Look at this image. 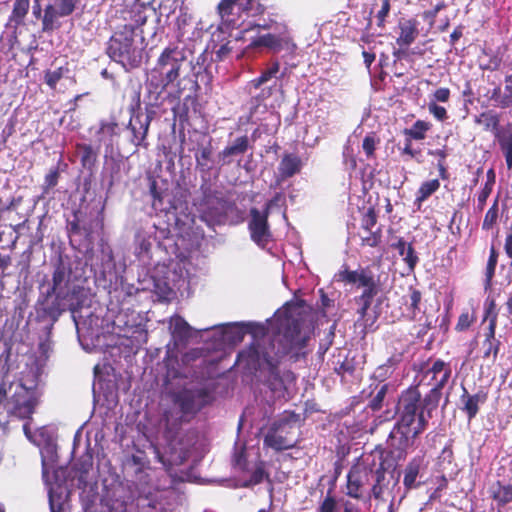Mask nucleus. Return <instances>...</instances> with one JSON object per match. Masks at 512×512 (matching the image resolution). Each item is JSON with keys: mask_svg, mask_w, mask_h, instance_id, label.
<instances>
[{"mask_svg": "<svg viewBox=\"0 0 512 512\" xmlns=\"http://www.w3.org/2000/svg\"><path fill=\"white\" fill-rule=\"evenodd\" d=\"M264 480H266L270 484L272 483L270 474L266 471L265 462L263 460H259L256 463L255 469L251 473L250 478L242 484V487L250 488L252 486L262 483Z\"/></svg>", "mask_w": 512, "mask_h": 512, "instance_id": "a878e982", "label": "nucleus"}, {"mask_svg": "<svg viewBox=\"0 0 512 512\" xmlns=\"http://www.w3.org/2000/svg\"><path fill=\"white\" fill-rule=\"evenodd\" d=\"M485 346H487V349L486 351L484 352V357L488 358L490 356L491 353H493V358H496L497 354H498V343L497 344H494L492 342V347H490V344H485Z\"/></svg>", "mask_w": 512, "mask_h": 512, "instance_id": "69168bd1", "label": "nucleus"}, {"mask_svg": "<svg viewBox=\"0 0 512 512\" xmlns=\"http://www.w3.org/2000/svg\"><path fill=\"white\" fill-rule=\"evenodd\" d=\"M428 373L432 374V378L438 386L444 387L451 376V369L444 361L436 360L428 370Z\"/></svg>", "mask_w": 512, "mask_h": 512, "instance_id": "393cba45", "label": "nucleus"}, {"mask_svg": "<svg viewBox=\"0 0 512 512\" xmlns=\"http://www.w3.org/2000/svg\"><path fill=\"white\" fill-rule=\"evenodd\" d=\"M68 68L59 67L56 70H46L44 73V82L48 85L52 90H55L58 82L63 78L64 73L68 72Z\"/></svg>", "mask_w": 512, "mask_h": 512, "instance_id": "72a5a7b5", "label": "nucleus"}, {"mask_svg": "<svg viewBox=\"0 0 512 512\" xmlns=\"http://www.w3.org/2000/svg\"><path fill=\"white\" fill-rule=\"evenodd\" d=\"M301 166L302 162L299 156L285 154L280 161L278 171L282 179H287L300 172Z\"/></svg>", "mask_w": 512, "mask_h": 512, "instance_id": "aec40b11", "label": "nucleus"}, {"mask_svg": "<svg viewBox=\"0 0 512 512\" xmlns=\"http://www.w3.org/2000/svg\"><path fill=\"white\" fill-rule=\"evenodd\" d=\"M76 150L80 154V161L84 168H92L97 161V151L90 144L78 143Z\"/></svg>", "mask_w": 512, "mask_h": 512, "instance_id": "c85d7f7f", "label": "nucleus"}, {"mask_svg": "<svg viewBox=\"0 0 512 512\" xmlns=\"http://www.w3.org/2000/svg\"><path fill=\"white\" fill-rule=\"evenodd\" d=\"M231 50H232V48L229 46V43L221 45L219 47V49H217L216 52H215L216 59L218 61L223 60L224 58H226L230 54Z\"/></svg>", "mask_w": 512, "mask_h": 512, "instance_id": "052dcab7", "label": "nucleus"}, {"mask_svg": "<svg viewBox=\"0 0 512 512\" xmlns=\"http://www.w3.org/2000/svg\"><path fill=\"white\" fill-rule=\"evenodd\" d=\"M400 34L397 43L401 46H408L418 36V22L414 19H403L399 22Z\"/></svg>", "mask_w": 512, "mask_h": 512, "instance_id": "f3484780", "label": "nucleus"}, {"mask_svg": "<svg viewBox=\"0 0 512 512\" xmlns=\"http://www.w3.org/2000/svg\"><path fill=\"white\" fill-rule=\"evenodd\" d=\"M130 111V119L125 127L128 133V141L136 147V150L140 148L148 149L147 136L155 112L150 110L144 114L139 111L136 112L133 107Z\"/></svg>", "mask_w": 512, "mask_h": 512, "instance_id": "1a4fd4ad", "label": "nucleus"}, {"mask_svg": "<svg viewBox=\"0 0 512 512\" xmlns=\"http://www.w3.org/2000/svg\"><path fill=\"white\" fill-rule=\"evenodd\" d=\"M282 198V193L277 192L270 200H268L263 208V212H267L270 215L271 209L278 204Z\"/></svg>", "mask_w": 512, "mask_h": 512, "instance_id": "13d9d810", "label": "nucleus"}, {"mask_svg": "<svg viewBox=\"0 0 512 512\" xmlns=\"http://www.w3.org/2000/svg\"><path fill=\"white\" fill-rule=\"evenodd\" d=\"M420 300H421V293L417 290H411L408 295V300H407V304L409 305L408 316L411 319H414L417 315V312H419Z\"/></svg>", "mask_w": 512, "mask_h": 512, "instance_id": "58836bf2", "label": "nucleus"}, {"mask_svg": "<svg viewBox=\"0 0 512 512\" xmlns=\"http://www.w3.org/2000/svg\"><path fill=\"white\" fill-rule=\"evenodd\" d=\"M254 3L255 0H222L217 7L221 24L226 29L238 28L241 14L251 11Z\"/></svg>", "mask_w": 512, "mask_h": 512, "instance_id": "9b49d317", "label": "nucleus"}, {"mask_svg": "<svg viewBox=\"0 0 512 512\" xmlns=\"http://www.w3.org/2000/svg\"><path fill=\"white\" fill-rule=\"evenodd\" d=\"M195 79L190 80L189 90L193 92V95H187L183 99V106L178 113V118L180 123L188 122L189 120V108L187 104L190 102L192 104H197V93L200 90V85L198 83V77H203L202 72L198 71L195 73Z\"/></svg>", "mask_w": 512, "mask_h": 512, "instance_id": "412c9836", "label": "nucleus"}, {"mask_svg": "<svg viewBox=\"0 0 512 512\" xmlns=\"http://www.w3.org/2000/svg\"><path fill=\"white\" fill-rule=\"evenodd\" d=\"M421 394L417 388L407 389L398 399L396 405L399 420L389 434V458L399 461L405 457L413 440L425 429L426 419L419 412Z\"/></svg>", "mask_w": 512, "mask_h": 512, "instance_id": "f03ea898", "label": "nucleus"}, {"mask_svg": "<svg viewBox=\"0 0 512 512\" xmlns=\"http://www.w3.org/2000/svg\"><path fill=\"white\" fill-rule=\"evenodd\" d=\"M498 141L503 153L512 152V135L511 134H498Z\"/></svg>", "mask_w": 512, "mask_h": 512, "instance_id": "09e8293b", "label": "nucleus"}, {"mask_svg": "<svg viewBox=\"0 0 512 512\" xmlns=\"http://www.w3.org/2000/svg\"><path fill=\"white\" fill-rule=\"evenodd\" d=\"M40 398L41 392L36 386L27 387L25 384L19 383L10 398L12 405L10 414L21 420L32 419V415L40 403Z\"/></svg>", "mask_w": 512, "mask_h": 512, "instance_id": "6e6552de", "label": "nucleus"}, {"mask_svg": "<svg viewBox=\"0 0 512 512\" xmlns=\"http://www.w3.org/2000/svg\"><path fill=\"white\" fill-rule=\"evenodd\" d=\"M81 0H54V4L60 10L61 17L71 15Z\"/></svg>", "mask_w": 512, "mask_h": 512, "instance_id": "4c0bfd02", "label": "nucleus"}, {"mask_svg": "<svg viewBox=\"0 0 512 512\" xmlns=\"http://www.w3.org/2000/svg\"><path fill=\"white\" fill-rule=\"evenodd\" d=\"M151 249V242L145 237L138 238V251L137 254L141 255L143 253H148Z\"/></svg>", "mask_w": 512, "mask_h": 512, "instance_id": "bf43d9fd", "label": "nucleus"}, {"mask_svg": "<svg viewBox=\"0 0 512 512\" xmlns=\"http://www.w3.org/2000/svg\"><path fill=\"white\" fill-rule=\"evenodd\" d=\"M290 39L282 38L274 34L268 33L261 35L251 42L253 47H267L274 52H280L284 46H288Z\"/></svg>", "mask_w": 512, "mask_h": 512, "instance_id": "6ab92c4d", "label": "nucleus"}, {"mask_svg": "<svg viewBox=\"0 0 512 512\" xmlns=\"http://www.w3.org/2000/svg\"><path fill=\"white\" fill-rule=\"evenodd\" d=\"M450 99V90L445 87L438 88L433 94L430 101L446 103Z\"/></svg>", "mask_w": 512, "mask_h": 512, "instance_id": "de8ad7c7", "label": "nucleus"}, {"mask_svg": "<svg viewBox=\"0 0 512 512\" xmlns=\"http://www.w3.org/2000/svg\"><path fill=\"white\" fill-rule=\"evenodd\" d=\"M496 266L492 264H488L486 266V286H489L491 283V280L494 276Z\"/></svg>", "mask_w": 512, "mask_h": 512, "instance_id": "338daca9", "label": "nucleus"}, {"mask_svg": "<svg viewBox=\"0 0 512 512\" xmlns=\"http://www.w3.org/2000/svg\"><path fill=\"white\" fill-rule=\"evenodd\" d=\"M293 429L294 427L288 418H282L273 422L264 436V446L275 451L293 448L296 444V439L292 436Z\"/></svg>", "mask_w": 512, "mask_h": 512, "instance_id": "9d476101", "label": "nucleus"}, {"mask_svg": "<svg viewBox=\"0 0 512 512\" xmlns=\"http://www.w3.org/2000/svg\"><path fill=\"white\" fill-rule=\"evenodd\" d=\"M59 176L58 168L49 171L44 179L43 194H48L49 191L58 184Z\"/></svg>", "mask_w": 512, "mask_h": 512, "instance_id": "a19ab883", "label": "nucleus"}, {"mask_svg": "<svg viewBox=\"0 0 512 512\" xmlns=\"http://www.w3.org/2000/svg\"><path fill=\"white\" fill-rule=\"evenodd\" d=\"M121 134V126L115 115H110L109 119H102L99 122V128L96 132L98 142L113 149L115 143Z\"/></svg>", "mask_w": 512, "mask_h": 512, "instance_id": "4468645a", "label": "nucleus"}, {"mask_svg": "<svg viewBox=\"0 0 512 512\" xmlns=\"http://www.w3.org/2000/svg\"><path fill=\"white\" fill-rule=\"evenodd\" d=\"M496 319H497V315L495 313H493V315L491 316V318L489 320V327H488V332L486 334V340H485V344H490V347H492V341L494 340V337H495Z\"/></svg>", "mask_w": 512, "mask_h": 512, "instance_id": "3c124183", "label": "nucleus"}, {"mask_svg": "<svg viewBox=\"0 0 512 512\" xmlns=\"http://www.w3.org/2000/svg\"><path fill=\"white\" fill-rule=\"evenodd\" d=\"M377 217L373 209H369L362 219L363 234H361V241L363 246L375 247L382 241L381 228L378 227L373 231L376 225Z\"/></svg>", "mask_w": 512, "mask_h": 512, "instance_id": "2eb2a0df", "label": "nucleus"}, {"mask_svg": "<svg viewBox=\"0 0 512 512\" xmlns=\"http://www.w3.org/2000/svg\"><path fill=\"white\" fill-rule=\"evenodd\" d=\"M61 17L60 10L58 7L53 4H48L44 9V14L42 16V31L43 32H51L56 29L58 26L56 25V20Z\"/></svg>", "mask_w": 512, "mask_h": 512, "instance_id": "bb28decb", "label": "nucleus"}, {"mask_svg": "<svg viewBox=\"0 0 512 512\" xmlns=\"http://www.w3.org/2000/svg\"><path fill=\"white\" fill-rule=\"evenodd\" d=\"M422 468H423V458H421V457L413 458L409 462V464L405 470V475H404V485L407 488H413L416 486V479H417V476Z\"/></svg>", "mask_w": 512, "mask_h": 512, "instance_id": "cd10ccee", "label": "nucleus"}, {"mask_svg": "<svg viewBox=\"0 0 512 512\" xmlns=\"http://www.w3.org/2000/svg\"><path fill=\"white\" fill-rule=\"evenodd\" d=\"M475 122L479 125H483L486 131H497L499 126L498 116L491 112H483L479 116L475 117Z\"/></svg>", "mask_w": 512, "mask_h": 512, "instance_id": "473e14b6", "label": "nucleus"}, {"mask_svg": "<svg viewBox=\"0 0 512 512\" xmlns=\"http://www.w3.org/2000/svg\"><path fill=\"white\" fill-rule=\"evenodd\" d=\"M79 211H74L73 216L74 219L72 221L68 222V234L70 237L75 235H81L84 234L86 238H90L93 234L92 226L89 225H83L80 226V219H79Z\"/></svg>", "mask_w": 512, "mask_h": 512, "instance_id": "2f4dec72", "label": "nucleus"}, {"mask_svg": "<svg viewBox=\"0 0 512 512\" xmlns=\"http://www.w3.org/2000/svg\"><path fill=\"white\" fill-rule=\"evenodd\" d=\"M145 470L146 469H141L140 467H136V469H135V478L140 483L147 484L148 483V479H149V475L147 473H145Z\"/></svg>", "mask_w": 512, "mask_h": 512, "instance_id": "680f3d73", "label": "nucleus"}, {"mask_svg": "<svg viewBox=\"0 0 512 512\" xmlns=\"http://www.w3.org/2000/svg\"><path fill=\"white\" fill-rule=\"evenodd\" d=\"M383 399H384V386H382V387L378 390V392H377L376 396L371 400V402H370V408H371L372 410H374V411H375V410H379V409L381 408V406H382V401H383Z\"/></svg>", "mask_w": 512, "mask_h": 512, "instance_id": "864d4df0", "label": "nucleus"}, {"mask_svg": "<svg viewBox=\"0 0 512 512\" xmlns=\"http://www.w3.org/2000/svg\"><path fill=\"white\" fill-rule=\"evenodd\" d=\"M354 365L351 361L345 359L343 362L339 364V366L335 367V372L338 375L344 376L345 374H352L354 372Z\"/></svg>", "mask_w": 512, "mask_h": 512, "instance_id": "8fccbe9b", "label": "nucleus"}, {"mask_svg": "<svg viewBox=\"0 0 512 512\" xmlns=\"http://www.w3.org/2000/svg\"><path fill=\"white\" fill-rule=\"evenodd\" d=\"M491 191H492V183L487 182L484 185V187L481 189V191L477 197V208L479 210H483V208L486 204V201H487L489 195L491 194Z\"/></svg>", "mask_w": 512, "mask_h": 512, "instance_id": "c03bdc74", "label": "nucleus"}, {"mask_svg": "<svg viewBox=\"0 0 512 512\" xmlns=\"http://www.w3.org/2000/svg\"><path fill=\"white\" fill-rule=\"evenodd\" d=\"M250 147L247 135L237 137L231 145L226 146L218 153V158L223 165H228L232 162V157L245 154Z\"/></svg>", "mask_w": 512, "mask_h": 512, "instance_id": "dca6fc26", "label": "nucleus"}, {"mask_svg": "<svg viewBox=\"0 0 512 512\" xmlns=\"http://www.w3.org/2000/svg\"><path fill=\"white\" fill-rule=\"evenodd\" d=\"M440 186V183L437 179L429 180L424 182L419 190L417 195V201L423 202L425 201L430 195H432Z\"/></svg>", "mask_w": 512, "mask_h": 512, "instance_id": "c9c22d12", "label": "nucleus"}, {"mask_svg": "<svg viewBox=\"0 0 512 512\" xmlns=\"http://www.w3.org/2000/svg\"><path fill=\"white\" fill-rule=\"evenodd\" d=\"M187 55L183 48L176 44H170L159 54L154 66L146 74V88L151 95H155L157 101L161 94L170 85H176L177 92L182 94L185 87L181 86L179 77Z\"/></svg>", "mask_w": 512, "mask_h": 512, "instance_id": "423d86ee", "label": "nucleus"}, {"mask_svg": "<svg viewBox=\"0 0 512 512\" xmlns=\"http://www.w3.org/2000/svg\"><path fill=\"white\" fill-rule=\"evenodd\" d=\"M500 106L502 108H507L512 106V94H505L502 99L500 100Z\"/></svg>", "mask_w": 512, "mask_h": 512, "instance_id": "774afa93", "label": "nucleus"}, {"mask_svg": "<svg viewBox=\"0 0 512 512\" xmlns=\"http://www.w3.org/2000/svg\"><path fill=\"white\" fill-rule=\"evenodd\" d=\"M428 110L439 121H444L448 117L446 109L443 106L437 105L434 101L428 103Z\"/></svg>", "mask_w": 512, "mask_h": 512, "instance_id": "37998d69", "label": "nucleus"}, {"mask_svg": "<svg viewBox=\"0 0 512 512\" xmlns=\"http://www.w3.org/2000/svg\"><path fill=\"white\" fill-rule=\"evenodd\" d=\"M122 13L123 19L128 23L117 28L109 38L106 54L111 60L121 64L125 70H131L142 64L143 48L135 42V29L146 23L147 16L139 5H134Z\"/></svg>", "mask_w": 512, "mask_h": 512, "instance_id": "7ed1b4c3", "label": "nucleus"}, {"mask_svg": "<svg viewBox=\"0 0 512 512\" xmlns=\"http://www.w3.org/2000/svg\"><path fill=\"white\" fill-rule=\"evenodd\" d=\"M277 322V336L274 339H255L238 353L237 362L248 370L265 371V384L280 396L287 390L286 382L293 381L295 376L291 371L281 375L279 364L286 356L294 363L304 359L310 333L303 330L305 320L300 313L294 315L286 311Z\"/></svg>", "mask_w": 512, "mask_h": 512, "instance_id": "f257e3e1", "label": "nucleus"}, {"mask_svg": "<svg viewBox=\"0 0 512 512\" xmlns=\"http://www.w3.org/2000/svg\"><path fill=\"white\" fill-rule=\"evenodd\" d=\"M431 128L429 122L417 120L413 126L407 130V135L415 140H422L425 138L426 132Z\"/></svg>", "mask_w": 512, "mask_h": 512, "instance_id": "f704fd0d", "label": "nucleus"}, {"mask_svg": "<svg viewBox=\"0 0 512 512\" xmlns=\"http://www.w3.org/2000/svg\"><path fill=\"white\" fill-rule=\"evenodd\" d=\"M445 7V4L443 1H438L435 7L432 10H427L423 13V18L425 20H428L430 25L433 24L434 18L437 15V13Z\"/></svg>", "mask_w": 512, "mask_h": 512, "instance_id": "603ef678", "label": "nucleus"}, {"mask_svg": "<svg viewBox=\"0 0 512 512\" xmlns=\"http://www.w3.org/2000/svg\"><path fill=\"white\" fill-rule=\"evenodd\" d=\"M173 407L164 414V437L169 442L176 439L184 423L190 422L196 414L213 401L211 392L204 387L184 388L171 395Z\"/></svg>", "mask_w": 512, "mask_h": 512, "instance_id": "39448f33", "label": "nucleus"}, {"mask_svg": "<svg viewBox=\"0 0 512 512\" xmlns=\"http://www.w3.org/2000/svg\"><path fill=\"white\" fill-rule=\"evenodd\" d=\"M358 287H364L365 290L362 295L356 299L357 303L361 306L358 313L364 317L367 309L369 308L374 296L377 293L375 280L373 275L367 270H361L358 273L357 283Z\"/></svg>", "mask_w": 512, "mask_h": 512, "instance_id": "ddd939ff", "label": "nucleus"}, {"mask_svg": "<svg viewBox=\"0 0 512 512\" xmlns=\"http://www.w3.org/2000/svg\"><path fill=\"white\" fill-rule=\"evenodd\" d=\"M498 218V201L495 200L494 204L487 211L483 220V229L489 230L496 223Z\"/></svg>", "mask_w": 512, "mask_h": 512, "instance_id": "ea45409f", "label": "nucleus"}, {"mask_svg": "<svg viewBox=\"0 0 512 512\" xmlns=\"http://www.w3.org/2000/svg\"><path fill=\"white\" fill-rule=\"evenodd\" d=\"M474 320V317L469 312H464L459 316L458 322L456 324V329L458 331H464L470 327Z\"/></svg>", "mask_w": 512, "mask_h": 512, "instance_id": "a18cd8bd", "label": "nucleus"}, {"mask_svg": "<svg viewBox=\"0 0 512 512\" xmlns=\"http://www.w3.org/2000/svg\"><path fill=\"white\" fill-rule=\"evenodd\" d=\"M442 388L443 387L438 386V384H435V386L430 390L429 394L425 397L424 403L427 407H429V411L438 405Z\"/></svg>", "mask_w": 512, "mask_h": 512, "instance_id": "79ce46f5", "label": "nucleus"}, {"mask_svg": "<svg viewBox=\"0 0 512 512\" xmlns=\"http://www.w3.org/2000/svg\"><path fill=\"white\" fill-rule=\"evenodd\" d=\"M489 493L499 505H505L512 501V484L503 485L497 481L490 486Z\"/></svg>", "mask_w": 512, "mask_h": 512, "instance_id": "b1692460", "label": "nucleus"}, {"mask_svg": "<svg viewBox=\"0 0 512 512\" xmlns=\"http://www.w3.org/2000/svg\"><path fill=\"white\" fill-rule=\"evenodd\" d=\"M358 273V271L345 270L340 273V278L347 283L356 284Z\"/></svg>", "mask_w": 512, "mask_h": 512, "instance_id": "6e6d98bb", "label": "nucleus"}, {"mask_svg": "<svg viewBox=\"0 0 512 512\" xmlns=\"http://www.w3.org/2000/svg\"><path fill=\"white\" fill-rule=\"evenodd\" d=\"M389 247L395 249L400 256L403 257V260L407 263L410 270H413L418 257L415 255L413 248L411 245H407L403 240L397 241H388Z\"/></svg>", "mask_w": 512, "mask_h": 512, "instance_id": "5701e85b", "label": "nucleus"}, {"mask_svg": "<svg viewBox=\"0 0 512 512\" xmlns=\"http://www.w3.org/2000/svg\"><path fill=\"white\" fill-rule=\"evenodd\" d=\"M316 512H338V505L332 488L328 489Z\"/></svg>", "mask_w": 512, "mask_h": 512, "instance_id": "e433bc0d", "label": "nucleus"}, {"mask_svg": "<svg viewBox=\"0 0 512 512\" xmlns=\"http://www.w3.org/2000/svg\"><path fill=\"white\" fill-rule=\"evenodd\" d=\"M383 453L382 450L379 451V466L375 470L359 460L351 466L347 474L346 495L354 499H361L365 487L373 483L371 487L372 496L376 500H382L383 486L381 482L384 480Z\"/></svg>", "mask_w": 512, "mask_h": 512, "instance_id": "0eeeda50", "label": "nucleus"}, {"mask_svg": "<svg viewBox=\"0 0 512 512\" xmlns=\"http://www.w3.org/2000/svg\"><path fill=\"white\" fill-rule=\"evenodd\" d=\"M131 462L136 467H140L141 469H150V462L143 456L133 454L131 456Z\"/></svg>", "mask_w": 512, "mask_h": 512, "instance_id": "5fc2aeb1", "label": "nucleus"}, {"mask_svg": "<svg viewBox=\"0 0 512 512\" xmlns=\"http://www.w3.org/2000/svg\"><path fill=\"white\" fill-rule=\"evenodd\" d=\"M363 150L367 156H371L375 150V140L371 136H366L363 140Z\"/></svg>", "mask_w": 512, "mask_h": 512, "instance_id": "4d7b16f0", "label": "nucleus"}, {"mask_svg": "<svg viewBox=\"0 0 512 512\" xmlns=\"http://www.w3.org/2000/svg\"><path fill=\"white\" fill-rule=\"evenodd\" d=\"M70 275L71 270L60 261L54 268L50 287L38 300L43 315L53 321H57L67 309L75 313L83 307L78 298L81 288L71 284Z\"/></svg>", "mask_w": 512, "mask_h": 512, "instance_id": "20e7f679", "label": "nucleus"}, {"mask_svg": "<svg viewBox=\"0 0 512 512\" xmlns=\"http://www.w3.org/2000/svg\"><path fill=\"white\" fill-rule=\"evenodd\" d=\"M173 335L179 337H187L189 335V326L187 322L179 318L175 321Z\"/></svg>", "mask_w": 512, "mask_h": 512, "instance_id": "49530a36", "label": "nucleus"}, {"mask_svg": "<svg viewBox=\"0 0 512 512\" xmlns=\"http://www.w3.org/2000/svg\"><path fill=\"white\" fill-rule=\"evenodd\" d=\"M30 1L29 0H15L13 9L9 17V21L14 23L15 26L23 24L24 19L29 11Z\"/></svg>", "mask_w": 512, "mask_h": 512, "instance_id": "7c9ffc66", "label": "nucleus"}, {"mask_svg": "<svg viewBox=\"0 0 512 512\" xmlns=\"http://www.w3.org/2000/svg\"><path fill=\"white\" fill-rule=\"evenodd\" d=\"M249 214L248 230L250 238L257 246L265 248L272 240V232L268 221L269 214L256 207L250 208Z\"/></svg>", "mask_w": 512, "mask_h": 512, "instance_id": "f8f14e48", "label": "nucleus"}, {"mask_svg": "<svg viewBox=\"0 0 512 512\" xmlns=\"http://www.w3.org/2000/svg\"><path fill=\"white\" fill-rule=\"evenodd\" d=\"M42 0H33L32 13L36 19H42Z\"/></svg>", "mask_w": 512, "mask_h": 512, "instance_id": "e2e57ef3", "label": "nucleus"}, {"mask_svg": "<svg viewBox=\"0 0 512 512\" xmlns=\"http://www.w3.org/2000/svg\"><path fill=\"white\" fill-rule=\"evenodd\" d=\"M487 396L483 392L470 395L464 389V394L461 397L463 404L462 410L467 414L468 419H473L479 411V405L485 403Z\"/></svg>", "mask_w": 512, "mask_h": 512, "instance_id": "a211bd4d", "label": "nucleus"}, {"mask_svg": "<svg viewBox=\"0 0 512 512\" xmlns=\"http://www.w3.org/2000/svg\"><path fill=\"white\" fill-rule=\"evenodd\" d=\"M504 250L505 252H512V222L506 234Z\"/></svg>", "mask_w": 512, "mask_h": 512, "instance_id": "0e129e2a", "label": "nucleus"}, {"mask_svg": "<svg viewBox=\"0 0 512 512\" xmlns=\"http://www.w3.org/2000/svg\"><path fill=\"white\" fill-rule=\"evenodd\" d=\"M212 155L213 146L212 140L210 139L208 143L201 146L195 154L196 168L199 169L200 172L207 173L212 169Z\"/></svg>", "mask_w": 512, "mask_h": 512, "instance_id": "4be33fe9", "label": "nucleus"}, {"mask_svg": "<svg viewBox=\"0 0 512 512\" xmlns=\"http://www.w3.org/2000/svg\"><path fill=\"white\" fill-rule=\"evenodd\" d=\"M279 70L280 63L278 61H273L266 69L261 72L258 77L250 81L251 86L255 89L260 88L263 84L267 83L272 78H276Z\"/></svg>", "mask_w": 512, "mask_h": 512, "instance_id": "c756f323", "label": "nucleus"}]
</instances>
